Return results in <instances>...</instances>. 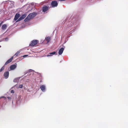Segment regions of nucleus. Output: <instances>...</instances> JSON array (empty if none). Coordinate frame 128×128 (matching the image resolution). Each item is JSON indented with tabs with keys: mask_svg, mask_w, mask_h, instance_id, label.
<instances>
[{
	"mask_svg": "<svg viewBox=\"0 0 128 128\" xmlns=\"http://www.w3.org/2000/svg\"><path fill=\"white\" fill-rule=\"evenodd\" d=\"M19 53V52H17L16 53L14 56H17Z\"/></svg>",
	"mask_w": 128,
	"mask_h": 128,
	"instance_id": "a211bd4d",
	"label": "nucleus"
},
{
	"mask_svg": "<svg viewBox=\"0 0 128 128\" xmlns=\"http://www.w3.org/2000/svg\"><path fill=\"white\" fill-rule=\"evenodd\" d=\"M20 16V14L18 13H17L15 15L14 20H17Z\"/></svg>",
	"mask_w": 128,
	"mask_h": 128,
	"instance_id": "0eeeda50",
	"label": "nucleus"
},
{
	"mask_svg": "<svg viewBox=\"0 0 128 128\" xmlns=\"http://www.w3.org/2000/svg\"><path fill=\"white\" fill-rule=\"evenodd\" d=\"M8 98L9 99V98H10V97H8Z\"/></svg>",
	"mask_w": 128,
	"mask_h": 128,
	"instance_id": "b1692460",
	"label": "nucleus"
},
{
	"mask_svg": "<svg viewBox=\"0 0 128 128\" xmlns=\"http://www.w3.org/2000/svg\"><path fill=\"white\" fill-rule=\"evenodd\" d=\"M33 71V70L31 69H30L29 70V72H32Z\"/></svg>",
	"mask_w": 128,
	"mask_h": 128,
	"instance_id": "412c9836",
	"label": "nucleus"
},
{
	"mask_svg": "<svg viewBox=\"0 0 128 128\" xmlns=\"http://www.w3.org/2000/svg\"><path fill=\"white\" fill-rule=\"evenodd\" d=\"M64 50V48H60L59 50L58 54H62Z\"/></svg>",
	"mask_w": 128,
	"mask_h": 128,
	"instance_id": "9d476101",
	"label": "nucleus"
},
{
	"mask_svg": "<svg viewBox=\"0 0 128 128\" xmlns=\"http://www.w3.org/2000/svg\"><path fill=\"white\" fill-rule=\"evenodd\" d=\"M28 56V55H24L23 56L24 57H26Z\"/></svg>",
	"mask_w": 128,
	"mask_h": 128,
	"instance_id": "4be33fe9",
	"label": "nucleus"
},
{
	"mask_svg": "<svg viewBox=\"0 0 128 128\" xmlns=\"http://www.w3.org/2000/svg\"><path fill=\"white\" fill-rule=\"evenodd\" d=\"M40 88L43 92H44L45 90V86L44 85H42L40 86Z\"/></svg>",
	"mask_w": 128,
	"mask_h": 128,
	"instance_id": "9b49d317",
	"label": "nucleus"
},
{
	"mask_svg": "<svg viewBox=\"0 0 128 128\" xmlns=\"http://www.w3.org/2000/svg\"><path fill=\"white\" fill-rule=\"evenodd\" d=\"M18 78H15L14 79V82H18Z\"/></svg>",
	"mask_w": 128,
	"mask_h": 128,
	"instance_id": "2eb2a0df",
	"label": "nucleus"
},
{
	"mask_svg": "<svg viewBox=\"0 0 128 128\" xmlns=\"http://www.w3.org/2000/svg\"><path fill=\"white\" fill-rule=\"evenodd\" d=\"M58 3L56 1L54 0L52 1L51 3V5L52 7H55L57 6L58 5Z\"/></svg>",
	"mask_w": 128,
	"mask_h": 128,
	"instance_id": "f03ea898",
	"label": "nucleus"
},
{
	"mask_svg": "<svg viewBox=\"0 0 128 128\" xmlns=\"http://www.w3.org/2000/svg\"><path fill=\"white\" fill-rule=\"evenodd\" d=\"M26 16V14H22L20 17L17 20L16 22H18L24 19Z\"/></svg>",
	"mask_w": 128,
	"mask_h": 128,
	"instance_id": "20e7f679",
	"label": "nucleus"
},
{
	"mask_svg": "<svg viewBox=\"0 0 128 128\" xmlns=\"http://www.w3.org/2000/svg\"><path fill=\"white\" fill-rule=\"evenodd\" d=\"M36 14L35 12L30 14L27 17L24 19V21L26 22H28L30 19L33 18L36 15Z\"/></svg>",
	"mask_w": 128,
	"mask_h": 128,
	"instance_id": "f257e3e1",
	"label": "nucleus"
},
{
	"mask_svg": "<svg viewBox=\"0 0 128 128\" xmlns=\"http://www.w3.org/2000/svg\"><path fill=\"white\" fill-rule=\"evenodd\" d=\"M16 67V66L15 64H13L11 65L10 67L11 70H13L15 69Z\"/></svg>",
	"mask_w": 128,
	"mask_h": 128,
	"instance_id": "1a4fd4ad",
	"label": "nucleus"
},
{
	"mask_svg": "<svg viewBox=\"0 0 128 128\" xmlns=\"http://www.w3.org/2000/svg\"><path fill=\"white\" fill-rule=\"evenodd\" d=\"M14 58L13 56H12L10 59L8 60L5 63L4 65H6L10 62L13 60Z\"/></svg>",
	"mask_w": 128,
	"mask_h": 128,
	"instance_id": "423d86ee",
	"label": "nucleus"
},
{
	"mask_svg": "<svg viewBox=\"0 0 128 128\" xmlns=\"http://www.w3.org/2000/svg\"><path fill=\"white\" fill-rule=\"evenodd\" d=\"M23 87V86L22 84H19L18 86V88H22Z\"/></svg>",
	"mask_w": 128,
	"mask_h": 128,
	"instance_id": "f3484780",
	"label": "nucleus"
},
{
	"mask_svg": "<svg viewBox=\"0 0 128 128\" xmlns=\"http://www.w3.org/2000/svg\"><path fill=\"white\" fill-rule=\"evenodd\" d=\"M28 72H24V74H26Z\"/></svg>",
	"mask_w": 128,
	"mask_h": 128,
	"instance_id": "5701e85b",
	"label": "nucleus"
},
{
	"mask_svg": "<svg viewBox=\"0 0 128 128\" xmlns=\"http://www.w3.org/2000/svg\"><path fill=\"white\" fill-rule=\"evenodd\" d=\"M11 93H14V91L13 90H12L11 91Z\"/></svg>",
	"mask_w": 128,
	"mask_h": 128,
	"instance_id": "aec40b11",
	"label": "nucleus"
},
{
	"mask_svg": "<svg viewBox=\"0 0 128 128\" xmlns=\"http://www.w3.org/2000/svg\"><path fill=\"white\" fill-rule=\"evenodd\" d=\"M7 27L6 25V24H4L2 25V28L3 30L6 29Z\"/></svg>",
	"mask_w": 128,
	"mask_h": 128,
	"instance_id": "4468645a",
	"label": "nucleus"
},
{
	"mask_svg": "<svg viewBox=\"0 0 128 128\" xmlns=\"http://www.w3.org/2000/svg\"><path fill=\"white\" fill-rule=\"evenodd\" d=\"M4 69V66H3L1 68V69L0 70V72H2V71H3Z\"/></svg>",
	"mask_w": 128,
	"mask_h": 128,
	"instance_id": "dca6fc26",
	"label": "nucleus"
},
{
	"mask_svg": "<svg viewBox=\"0 0 128 128\" xmlns=\"http://www.w3.org/2000/svg\"><path fill=\"white\" fill-rule=\"evenodd\" d=\"M38 42V41L37 40H33L32 41L30 45L32 46H34L37 44Z\"/></svg>",
	"mask_w": 128,
	"mask_h": 128,
	"instance_id": "7ed1b4c3",
	"label": "nucleus"
},
{
	"mask_svg": "<svg viewBox=\"0 0 128 128\" xmlns=\"http://www.w3.org/2000/svg\"><path fill=\"white\" fill-rule=\"evenodd\" d=\"M49 7L47 6H44L42 8V10L43 12H45L47 11L49 9Z\"/></svg>",
	"mask_w": 128,
	"mask_h": 128,
	"instance_id": "39448f33",
	"label": "nucleus"
},
{
	"mask_svg": "<svg viewBox=\"0 0 128 128\" xmlns=\"http://www.w3.org/2000/svg\"><path fill=\"white\" fill-rule=\"evenodd\" d=\"M56 52H55L50 53V55H48L47 56H52L53 55L55 54H56Z\"/></svg>",
	"mask_w": 128,
	"mask_h": 128,
	"instance_id": "ddd939ff",
	"label": "nucleus"
},
{
	"mask_svg": "<svg viewBox=\"0 0 128 128\" xmlns=\"http://www.w3.org/2000/svg\"><path fill=\"white\" fill-rule=\"evenodd\" d=\"M9 74V72H6L4 73V76L6 78H7L8 77Z\"/></svg>",
	"mask_w": 128,
	"mask_h": 128,
	"instance_id": "6e6552de",
	"label": "nucleus"
},
{
	"mask_svg": "<svg viewBox=\"0 0 128 128\" xmlns=\"http://www.w3.org/2000/svg\"><path fill=\"white\" fill-rule=\"evenodd\" d=\"M51 40L50 37V36H48L47 37H46L45 38V40H46L47 42V43H48L49 42L50 40Z\"/></svg>",
	"mask_w": 128,
	"mask_h": 128,
	"instance_id": "f8f14e48",
	"label": "nucleus"
},
{
	"mask_svg": "<svg viewBox=\"0 0 128 128\" xmlns=\"http://www.w3.org/2000/svg\"><path fill=\"white\" fill-rule=\"evenodd\" d=\"M2 98H4L5 99H6V98L5 96H2L0 97V99Z\"/></svg>",
	"mask_w": 128,
	"mask_h": 128,
	"instance_id": "6ab92c4d",
	"label": "nucleus"
}]
</instances>
